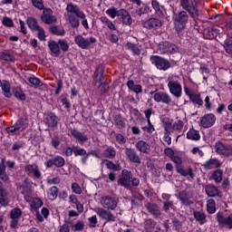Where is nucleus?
Listing matches in <instances>:
<instances>
[{
	"label": "nucleus",
	"instance_id": "1",
	"mask_svg": "<svg viewBox=\"0 0 232 232\" xmlns=\"http://www.w3.org/2000/svg\"><path fill=\"white\" fill-rule=\"evenodd\" d=\"M66 15L69 22V24L72 28H78L81 26L82 19V25L85 30H90V25L88 24V19H86V14L82 10H81L78 5L70 3L66 6Z\"/></svg>",
	"mask_w": 232,
	"mask_h": 232
},
{
	"label": "nucleus",
	"instance_id": "2",
	"mask_svg": "<svg viewBox=\"0 0 232 232\" xmlns=\"http://www.w3.org/2000/svg\"><path fill=\"white\" fill-rule=\"evenodd\" d=\"M118 186H121V188H125V189H130L131 186L133 188H138L140 184V179L139 178H133V173L128 169H123L121 171V177L117 181Z\"/></svg>",
	"mask_w": 232,
	"mask_h": 232
},
{
	"label": "nucleus",
	"instance_id": "3",
	"mask_svg": "<svg viewBox=\"0 0 232 232\" xmlns=\"http://www.w3.org/2000/svg\"><path fill=\"white\" fill-rule=\"evenodd\" d=\"M48 48L51 55L59 57L61 52H68V50H70V44L66 39H59L58 41L50 40L48 42Z\"/></svg>",
	"mask_w": 232,
	"mask_h": 232
},
{
	"label": "nucleus",
	"instance_id": "4",
	"mask_svg": "<svg viewBox=\"0 0 232 232\" xmlns=\"http://www.w3.org/2000/svg\"><path fill=\"white\" fill-rule=\"evenodd\" d=\"M168 88L169 93H171L173 97H176V99L182 97V84L180 83V78H179V76L169 78Z\"/></svg>",
	"mask_w": 232,
	"mask_h": 232
},
{
	"label": "nucleus",
	"instance_id": "5",
	"mask_svg": "<svg viewBox=\"0 0 232 232\" xmlns=\"http://www.w3.org/2000/svg\"><path fill=\"white\" fill-rule=\"evenodd\" d=\"M173 19L174 28L179 33L186 28V24H188V21H189V15L186 11H181L178 14H175Z\"/></svg>",
	"mask_w": 232,
	"mask_h": 232
},
{
	"label": "nucleus",
	"instance_id": "6",
	"mask_svg": "<svg viewBox=\"0 0 232 232\" xmlns=\"http://www.w3.org/2000/svg\"><path fill=\"white\" fill-rule=\"evenodd\" d=\"M180 6L186 10L190 17L197 19L198 17V5L193 0H180Z\"/></svg>",
	"mask_w": 232,
	"mask_h": 232
},
{
	"label": "nucleus",
	"instance_id": "7",
	"mask_svg": "<svg viewBox=\"0 0 232 232\" xmlns=\"http://www.w3.org/2000/svg\"><path fill=\"white\" fill-rule=\"evenodd\" d=\"M74 43L82 50H88L90 46L97 43V39L93 36L84 38L82 35L78 34L74 37Z\"/></svg>",
	"mask_w": 232,
	"mask_h": 232
},
{
	"label": "nucleus",
	"instance_id": "8",
	"mask_svg": "<svg viewBox=\"0 0 232 232\" xmlns=\"http://www.w3.org/2000/svg\"><path fill=\"white\" fill-rule=\"evenodd\" d=\"M95 211L98 217L105 222H115L117 220V214L111 212V209L98 208Z\"/></svg>",
	"mask_w": 232,
	"mask_h": 232
},
{
	"label": "nucleus",
	"instance_id": "9",
	"mask_svg": "<svg viewBox=\"0 0 232 232\" xmlns=\"http://www.w3.org/2000/svg\"><path fill=\"white\" fill-rule=\"evenodd\" d=\"M73 155L74 157H82L81 162L83 165H86V162H88V160L90 159V155L99 158V154H97V151L91 150L88 152L83 148L73 149Z\"/></svg>",
	"mask_w": 232,
	"mask_h": 232
},
{
	"label": "nucleus",
	"instance_id": "10",
	"mask_svg": "<svg viewBox=\"0 0 232 232\" xmlns=\"http://www.w3.org/2000/svg\"><path fill=\"white\" fill-rule=\"evenodd\" d=\"M101 204L104 209L115 211V209H117V206L119 205V199L111 196H103L101 198Z\"/></svg>",
	"mask_w": 232,
	"mask_h": 232
},
{
	"label": "nucleus",
	"instance_id": "11",
	"mask_svg": "<svg viewBox=\"0 0 232 232\" xmlns=\"http://www.w3.org/2000/svg\"><path fill=\"white\" fill-rule=\"evenodd\" d=\"M159 53H177L179 52V47L175 44L169 42H162L158 45Z\"/></svg>",
	"mask_w": 232,
	"mask_h": 232
},
{
	"label": "nucleus",
	"instance_id": "12",
	"mask_svg": "<svg viewBox=\"0 0 232 232\" xmlns=\"http://www.w3.org/2000/svg\"><path fill=\"white\" fill-rule=\"evenodd\" d=\"M150 62L156 66V68H158V70H163V72H166V70H169L171 66L169 61L157 55L150 56Z\"/></svg>",
	"mask_w": 232,
	"mask_h": 232
},
{
	"label": "nucleus",
	"instance_id": "13",
	"mask_svg": "<svg viewBox=\"0 0 232 232\" xmlns=\"http://www.w3.org/2000/svg\"><path fill=\"white\" fill-rule=\"evenodd\" d=\"M214 150L218 155H223V157H232V146L226 145L222 141H218L214 145Z\"/></svg>",
	"mask_w": 232,
	"mask_h": 232
},
{
	"label": "nucleus",
	"instance_id": "14",
	"mask_svg": "<svg viewBox=\"0 0 232 232\" xmlns=\"http://www.w3.org/2000/svg\"><path fill=\"white\" fill-rule=\"evenodd\" d=\"M23 215V210L19 208H14L10 211V227L12 229H17L19 227V220H21V216Z\"/></svg>",
	"mask_w": 232,
	"mask_h": 232
},
{
	"label": "nucleus",
	"instance_id": "15",
	"mask_svg": "<svg viewBox=\"0 0 232 232\" xmlns=\"http://www.w3.org/2000/svg\"><path fill=\"white\" fill-rule=\"evenodd\" d=\"M217 221L220 227H227L228 229H232V213L228 216H224L223 213L218 212L217 214Z\"/></svg>",
	"mask_w": 232,
	"mask_h": 232
},
{
	"label": "nucleus",
	"instance_id": "16",
	"mask_svg": "<svg viewBox=\"0 0 232 232\" xmlns=\"http://www.w3.org/2000/svg\"><path fill=\"white\" fill-rule=\"evenodd\" d=\"M27 126L26 118H22L16 121L13 126L6 127L5 131L7 133H17V131H23Z\"/></svg>",
	"mask_w": 232,
	"mask_h": 232
},
{
	"label": "nucleus",
	"instance_id": "17",
	"mask_svg": "<svg viewBox=\"0 0 232 232\" xmlns=\"http://www.w3.org/2000/svg\"><path fill=\"white\" fill-rule=\"evenodd\" d=\"M41 19L45 24H53V23H57V17L53 15V11L51 8L44 9Z\"/></svg>",
	"mask_w": 232,
	"mask_h": 232
},
{
	"label": "nucleus",
	"instance_id": "18",
	"mask_svg": "<svg viewBox=\"0 0 232 232\" xmlns=\"http://www.w3.org/2000/svg\"><path fill=\"white\" fill-rule=\"evenodd\" d=\"M24 171L28 177H33L34 179H41L42 173L39 169V166L35 164H27L24 166Z\"/></svg>",
	"mask_w": 232,
	"mask_h": 232
},
{
	"label": "nucleus",
	"instance_id": "19",
	"mask_svg": "<svg viewBox=\"0 0 232 232\" xmlns=\"http://www.w3.org/2000/svg\"><path fill=\"white\" fill-rule=\"evenodd\" d=\"M143 28L148 30H159L162 26V21L159 18L151 17L142 23Z\"/></svg>",
	"mask_w": 232,
	"mask_h": 232
},
{
	"label": "nucleus",
	"instance_id": "20",
	"mask_svg": "<svg viewBox=\"0 0 232 232\" xmlns=\"http://www.w3.org/2000/svg\"><path fill=\"white\" fill-rule=\"evenodd\" d=\"M162 122L164 124L165 130L163 140L167 142L168 146H170L171 137H169V135L171 133V121H169V118H163Z\"/></svg>",
	"mask_w": 232,
	"mask_h": 232
},
{
	"label": "nucleus",
	"instance_id": "21",
	"mask_svg": "<svg viewBox=\"0 0 232 232\" xmlns=\"http://www.w3.org/2000/svg\"><path fill=\"white\" fill-rule=\"evenodd\" d=\"M24 198L25 202L30 204L31 209L33 211L39 209V208H42L43 206V200L39 198H32L30 195H24Z\"/></svg>",
	"mask_w": 232,
	"mask_h": 232
},
{
	"label": "nucleus",
	"instance_id": "22",
	"mask_svg": "<svg viewBox=\"0 0 232 232\" xmlns=\"http://www.w3.org/2000/svg\"><path fill=\"white\" fill-rule=\"evenodd\" d=\"M128 160L133 164H140V157L137 154L135 149L126 148L124 151Z\"/></svg>",
	"mask_w": 232,
	"mask_h": 232
},
{
	"label": "nucleus",
	"instance_id": "23",
	"mask_svg": "<svg viewBox=\"0 0 232 232\" xmlns=\"http://www.w3.org/2000/svg\"><path fill=\"white\" fill-rule=\"evenodd\" d=\"M118 17L121 23H122V24H125L126 26H130V24L133 23L131 14H130V13L125 9H120Z\"/></svg>",
	"mask_w": 232,
	"mask_h": 232
},
{
	"label": "nucleus",
	"instance_id": "24",
	"mask_svg": "<svg viewBox=\"0 0 232 232\" xmlns=\"http://www.w3.org/2000/svg\"><path fill=\"white\" fill-rule=\"evenodd\" d=\"M145 208L155 218H160L162 212H160V207L157 203H146Z\"/></svg>",
	"mask_w": 232,
	"mask_h": 232
},
{
	"label": "nucleus",
	"instance_id": "25",
	"mask_svg": "<svg viewBox=\"0 0 232 232\" xmlns=\"http://www.w3.org/2000/svg\"><path fill=\"white\" fill-rule=\"evenodd\" d=\"M177 198H179V200L181 202V204L183 206H191V204H193V200H191V198H193V197L191 196V194L186 192L185 190L180 191L178 196Z\"/></svg>",
	"mask_w": 232,
	"mask_h": 232
},
{
	"label": "nucleus",
	"instance_id": "26",
	"mask_svg": "<svg viewBox=\"0 0 232 232\" xmlns=\"http://www.w3.org/2000/svg\"><path fill=\"white\" fill-rule=\"evenodd\" d=\"M154 101L156 102H163V104H169L171 102V96L166 92H155Z\"/></svg>",
	"mask_w": 232,
	"mask_h": 232
},
{
	"label": "nucleus",
	"instance_id": "27",
	"mask_svg": "<svg viewBox=\"0 0 232 232\" xmlns=\"http://www.w3.org/2000/svg\"><path fill=\"white\" fill-rule=\"evenodd\" d=\"M135 147L138 150V151H140V153H144L146 155H148V153L151 151V146H150V143L142 140H139L135 144Z\"/></svg>",
	"mask_w": 232,
	"mask_h": 232
},
{
	"label": "nucleus",
	"instance_id": "28",
	"mask_svg": "<svg viewBox=\"0 0 232 232\" xmlns=\"http://www.w3.org/2000/svg\"><path fill=\"white\" fill-rule=\"evenodd\" d=\"M204 189H205L206 195L210 198L220 197V193H221L220 190L217 187L211 184L206 185L204 187Z\"/></svg>",
	"mask_w": 232,
	"mask_h": 232
},
{
	"label": "nucleus",
	"instance_id": "29",
	"mask_svg": "<svg viewBox=\"0 0 232 232\" xmlns=\"http://www.w3.org/2000/svg\"><path fill=\"white\" fill-rule=\"evenodd\" d=\"M9 203L10 200L8 199V191L3 188V182L0 181V204L6 207Z\"/></svg>",
	"mask_w": 232,
	"mask_h": 232
},
{
	"label": "nucleus",
	"instance_id": "30",
	"mask_svg": "<svg viewBox=\"0 0 232 232\" xmlns=\"http://www.w3.org/2000/svg\"><path fill=\"white\" fill-rule=\"evenodd\" d=\"M142 226L145 232H153L155 227H157V222L151 218H145Z\"/></svg>",
	"mask_w": 232,
	"mask_h": 232
},
{
	"label": "nucleus",
	"instance_id": "31",
	"mask_svg": "<svg viewBox=\"0 0 232 232\" xmlns=\"http://www.w3.org/2000/svg\"><path fill=\"white\" fill-rule=\"evenodd\" d=\"M203 166L205 169H217V168H220L222 166V163L217 159H210L207 160Z\"/></svg>",
	"mask_w": 232,
	"mask_h": 232
},
{
	"label": "nucleus",
	"instance_id": "32",
	"mask_svg": "<svg viewBox=\"0 0 232 232\" xmlns=\"http://www.w3.org/2000/svg\"><path fill=\"white\" fill-rule=\"evenodd\" d=\"M193 217L198 224L204 225L206 222H208V216H206V213L204 211L200 210H195L193 212Z\"/></svg>",
	"mask_w": 232,
	"mask_h": 232
},
{
	"label": "nucleus",
	"instance_id": "33",
	"mask_svg": "<svg viewBox=\"0 0 232 232\" xmlns=\"http://www.w3.org/2000/svg\"><path fill=\"white\" fill-rule=\"evenodd\" d=\"M217 119L215 117H201L200 125L203 128H211L215 124Z\"/></svg>",
	"mask_w": 232,
	"mask_h": 232
},
{
	"label": "nucleus",
	"instance_id": "34",
	"mask_svg": "<svg viewBox=\"0 0 232 232\" xmlns=\"http://www.w3.org/2000/svg\"><path fill=\"white\" fill-rule=\"evenodd\" d=\"M71 134L74 139H77L80 142H87L88 141V136L86 134L77 130H72Z\"/></svg>",
	"mask_w": 232,
	"mask_h": 232
},
{
	"label": "nucleus",
	"instance_id": "35",
	"mask_svg": "<svg viewBox=\"0 0 232 232\" xmlns=\"http://www.w3.org/2000/svg\"><path fill=\"white\" fill-rule=\"evenodd\" d=\"M178 173H179L181 177H190V179H195V173L193 172V169H191V167L187 169L178 167Z\"/></svg>",
	"mask_w": 232,
	"mask_h": 232
},
{
	"label": "nucleus",
	"instance_id": "36",
	"mask_svg": "<svg viewBox=\"0 0 232 232\" xmlns=\"http://www.w3.org/2000/svg\"><path fill=\"white\" fill-rule=\"evenodd\" d=\"M151 6H152L156 15H159V17L164 15V13L162 12V10H164V6L160 5L159 1L152 0L151 1Z\"/></svg>",
	"mask_w": 232,
	"mask_h": 232
},
{
	"label": "nucleus",
	"instance_id": "37",
	"mask_svg": "<svg viewBox=\"0 0 232 232\" xmlns=\"http://www.w3.org/2000/svg\"><path fill=\"white\" fill-rule=\"evenodd\" d=\"M187 139L188 140H200V132L195 129H189L187 132Z\"/></svg>",
	"mask_w": 232,
	"mask_h": 232
},
{
	"label": "nucleus",
	"instance_id": "38",
	"mask_svg": "<svg viewBox=\"0 0 232 232\" xmlns=\"http://www.w3.org/2000/svg\"><path fill=\"white\" fill-rule=\"evenodd\" d=\"M127 86L129 90H131L134 93H142V86L140 84L135 85V82H133V80H129L127 82Z\"/></svg>",
	"mask_w": 232,
	"mask_h": 232
},
{
	"label": "nucleus",
	"instance_id": "39",
	"mask_svg": "<svg viewBox=\"0 0 232 232\" xmlns=\"http://www.w3.org/2000/svg\"><path fill=\"white\" fill-rule=\"evenodd\" d=\"M0 87L2 88V91L4 92L5 97H6L7 99H10V97H12V92H10L12 90V86L10 85V82H4L2 83V82H1Z\"/></svg>",
	"mask_w": 232,
	"mask_h": 232
},
{
	"label": "nucleus",
	"instance_id": "40",
	"mask_svg": "<svg viewBox=\"0 0 232 232\" xmlns=\"http://www.w3.org/2000/svg\"><path fill=\"white\" fill-rule=\"evenodd\" d=\"M102 163L105 164L107 169H111L112 171H121V165L115 164L111 160H103Z\"/></svg>",
	"mask_w": 232,
	"mask_h": 232
},
{
	"label": "nucleus",
	"instance_id": "41",
	"mask_svg": "<svg viewBox=\"0 0 232 232\" xmlns=\"http://www.w3.org/2000/svg\"><path fill=\"white\" fill-rule=\"evenodd\" d=\"M189 100L193 104H196L197 106L200 107L202 104H204V101H202V97L200 96V92H195L193 95L189 97Z\"/></svg>",
	"mask_w": 232,
	"mask_h": 232
},
{
	"label": "nucleus",
	"instance_id": "42",
	"mask_svg": "<svg viewBox=\"0 0 232 232\" xmlns=\"http://www.w3.org/2000/svg\"><path fill=\"white\" fill-rule=\"evenodd\" d=\"M59 195V188L55 186L51 187L47 191V197L49 200H55Z\"/></svg>",
	"mask_w": 232,
	"mask_h": 232
},
{
	"label": "nucleus",
	"instance_id": "43",
	"mask_svg": "<svg viewBox=\"0 0 232 232\" xmlns=\"http://www.w3.org/2000/svg\"><path fill=\"white\" fill-rule=\"evenodd\" d=\"M27 26L30 28V30L36 31L38 30L41 26L37 23V20L34 17H28L26 20Z\"/></svg>",
	"mask_w": 232,
	"mask_h": 232
},
{
	"label": "nucleus",
	"instance_id": "44",
	"mask_svg": "<svg viewBox=\"0 0 232 232\" xmlns=\"http://www.w3.org/2000/svg\"><path fill=\"white\" fill-rule=\"evenodd\" d=\"M207 210L209 215H213L217 212V203L215 202V199H208L207 201Z\"/></svg>",
	"mask_w": 232,
	"mask_h": 232
},
{
	"label": "nucleus",
	"instance_id": "45",
	"mask_svg": "<svg viewBox=\"0 0 232 232\" xmlns=\"http://www.w3.org/2000/svg\"><path fill=\"white\" fill-rule=\"evenodd\" d=\"M115 155H117V151L112 147H108L102 152V157H104L105 159H114Z\"/></svg>",
	"mask_w": 232,
	"mask_h": 232
},
{
	"label": "nucleus",
	"instance_id": "46",
	"mask_svg": "<svg viewBox=\"0 0 232 232\" xmlns=\"http://www.w3.org/2000/svg\"><path fill=\"white\" fill-rule=\"evenodd\" d=\"M182 128H184V121L178 120L173 124L171 123V131H177V133H180L182 131Z\"/></svg>",
	"mask_w": 232,
	"mask_h": 232
},
{
	"label": "nucleus",
	"instance_id": "47",
	"mask_svg": "<svg viewBox=\"0 0 232 232\" xmlns=\"http://www.w3.org/2000/svg\"><path fill=\"white\" fill-rule=\"evenodd\" d=\"M100 21H102L103 23V24H106V26L112 31L117 30V27L115 26V24H113V22H111V20H110L108 17L106 16H102L100 18Z\"/></svg>",
	"mask_w": 232,
	"mask_h": 232
},
{
	"label": "nucleus",
	"instance_id": "48",
	"mask_svg": "<svg viewBox=\"0 0 232 232\" xmlns=\"http://www.w3.org/2000/svg\"><path fill=\"white\" fill-rule=\"evenodd\" d=\"M50 32L53 34V35H58L60 37H63L65 35L66 32L63 28H59L58 26H51Z\"/></svg>",
	"mask_w": 232,
	"mask_h": 232
},
{
	"label": "nucleus",
	"instance_id": "49",
	"mask_svg": "<svg viewBox=\"0 0 232 232\" xmlns=\"http://www.w3.org/2000/svg\"><path fill=\"white\" fill-rule=\"evenodd\" d=\"M105 14L111 17V19H115L119 17V14H121V10H117V7H111L105 11Z\"/></svg>",
	"mask_w": 232,
	"mask_h": 232
},
{
	"label": "nucleus",
	"instance_id": "50",
	"mask_svg": "<svg viewBox=\"0 0 232 232\" xmlns=\"http://www.w3.org/2000/svg\"><path fill=\"white\" fill-rule=\"evenodd\" d=\"M13 93L16 99H19V101H26V94H24L20 88L13 89Z\"/></svg>",
	"mask_w": 232,
	"mask_h": 232
},
{
	"label": "nucleus",
	"instance_id": "51",
	"mask_svg": "<svg viewBox=\"0 0 232 232\" xmlns=\"http://www.w3.org/2000/svg\"><path fill=\"white\" fill-rule=\"evenodd\" d=\"M126 48L127 50H130V52H132L134 55H140V49H139V46H137V44L129 42L126 44Z\"/></svg>",
	"mask_w": 232,
	"mask_h": 232
},
{
	"label": "nucleus",
	"instance_id": "52",
	"mask_svg": "<svg viewBox=\"0 0 232 232\" xmlns=\"http://www.w3.org/2000/svg\"><path fill=\"white\" fill-rule=\"evenodd\" d=\"M150 12H151V8L145 4H143L140 8L136 9L137 15H144V14H150Z\"/></svg>",
	"mask_w": 232,
	"mask_h": 232
},
{
	"label": "nucleus",
	"instance_id": "53",
	"mask_svg": "<svg viewBox=\"0 0 232 232\" xmlns=\"http://www.w3.org/2000/svg\"><path fill=\"white\" fill-rule=\"evenodd\" d=\"M0 59L2 61H6L7 63H15V58L8 53H0Z\"/></svg>",
	"mask_w": 232,
	"mask_h": 232
},
{
	"label": "nucleus",
	"instance_id": "54",
	"mask_svg": "<svg viewBox=\"0 0 232 232\" xmlns=\"http://www.w3.org/2000/svg\"><path fill=\"white\" fill-rule=\"evenodd\" d=\"M53 163L56 168H63V166L66 164V160H64V158L61 156H56L53 159Z\"/></svg>",
	"mask_w": 232,
	"mask_h": 232
},
{
	"label": "nucleus",
	"instance_id": "55",
	"mask_svg": "<svg viewBox=\"0 0 232 232\" xmlns=\"http://www.w3.org/2000/svg\"><path fill=\"white\" fill-rule=\"evenodd\" d=\"M72 231H82L84 229V221L78 220L76 224L71 227Z\"/></svg>",
	"mask_w": 232,
	"mask_h": 232
},
{
	"label": "nucleus",
	"instance_id": "56",
	"mask_svg": "<svg viewBox=\"0 0 232 232\" xmlns=\"http://www.w3.org/2000/svg\"><path fill=\"white\" fill-rule=\"evenodd\" d=\"M222 170L221 169H218L216 171H214L212 177L213 179L215 180V182H217L218 184H220V182H222Z\"/></svg>",
	"mask_w": 232,
	"mask_h": 232
},
{
	"label": "nucleus",
	"instance_id": "57",
	"mask_svg": "<svg viewBox=\"0 0 232 232\" xmlns=\"http://www.w3.org/2000/svg\"><path fill=\"white\" fill-rule=\"evenodd\" d=\"M224 48L227 53H232V37H229L225 41Z\"/></svg>",
	"mask_w": 232,
	"mask_h": 232
},
{
	"label": "nucleus",
	"instance_id": "58",
	"mask_svg": "<svg viewBox=\"0 0 232 232\" xmlns=\"http://www.w3.org/2000/svg\"><path fill=\"white\" fill-rule=\"evenodd\" d=\"M32 5L38 10H44V2L43 0H31Z\"/></svg>",
	"mask_w": 232,
	"mask_h": 232
},
{
	"label": "nucleus",
	"instance_id": "59",
	"mask_svg": "<svg viewBox=\"0 0 232 232\" xmlns=\"http://www.w3.org/2000/svg\"><path fill=\"white\" fill-rule=\"evenodd\" d=\"M173 208H175V205H173V201L165 200L163 202V209H164V211H166V213H168V211H169V209H173Z\"/></svg>",
	"mask_w": 232,
	"mask_h": 232
},
{
	"label": "nucleus",
	"instance_id": "60",
	"mask_svg": "<svg viewBox=\"0 0 232 232\" xmlns=\"http://www.w3.org/2000/svg\"><path fill=\"white\" fill-rule=\"evenodd\" d=\"M2 24H4V26H7V28H12V26H14V20H12V18L10 17H4Z\"/></svg>",
	"mask_w": 232,
	"mask_h": 232
},
{
	"label": "nucleus",
	"instance_id": "61",
	"mask_svg": "<svg viewBox=\"0 0 232 232\" xmlns=\"http://www.w3.org/2000/svg\"><path fill=\"white\" fill-rule=\"evenodd\" d=\"M46 122H47L48 126H50L51 128H55V126H57V118L47 117Z\"/></svg>",
	"mask_w": 232,
	"mask_h": 232
},
{
	"label": "nucleus",
	"instance_id": "62",
	"mask_svg": "<svg viewBox=\"0 0 232 232\" xmlns=\"http://www.w3.org/2000/svg\"><path fill=\"white\" fill-rule=\"evenodd\" d=\"M72 190L75 195H81V193H82V188H81V186L75 182L72 184Z\"/></svg>",
	"mask_w": 232,
	"mask_h": 232
},
{
	"label": "nucleus",
	"instance_id": "63",
	"mask_svg": "<svg viewBox=\"0 0 232 232\" xmlns=\"http://www.w3.org/2000/svg\"><path fill=\"white\" fill-rule=\"evenodd\" d=\"M36 32H38V39L40 41H46V33L43 27H40Z\"/></svg>",
	"mask_w": 232,
	"mask_h": 232
},
{
	"label": "nucleus",
	"instance_id": "64",
	"mask_svg": "<svg viewBox=\"0 0 232 232\" xmlns=\"http://www.w3.org/2000/svg\"><path fill=\"white\" fill-rule=\"evenodd\" d=\"M51 145L53 146V148H55V150H57V148H59V146L61 145V139H59V137H54L51 140Z\"/></svg>",
	"mask_w": 232,
	"mask_h": 232
}]
</instances>
